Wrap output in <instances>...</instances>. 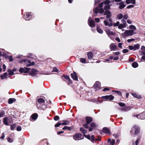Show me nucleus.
Returning a JSON list of instances; mask_svg holds the SVG:
<instances>
[{"mask_svg":"<svg viewBox=\"0 0 145 145\" xmlns=\"http://www.w3.org/2000/svg\"><path fill=\"white\" fill-rule=\"evenodd\" d=\"M44 100L42 98H39L37 99V101L36 102V105L39 109L44 108L46 106L44 105Z\"/></svg>","mask_w":145,"mask_h":145,"instance_id":"nucleus-1","label":"nucleus"},{"mask_svg":"<svg viewBox=\"0 0 145 145\" xmlns=\"http://www.w3.org/2000/svg\"><path fill=\"white\" fill-rule=\"evenodd\" d=\"M104 2H102L99 4V7H97L94 10L95 13L97 14L98 12L100 13H102L104 12L103 9L102 8Z\"/></svg>","mask_w":145,"mask_h":145,"instance_id":"nucleus-2","label":"nucleus"},{"mask_svg":"<svg viewBox=\"0 0 145 145\" xmlns=\"http://www.w3.org/2000/svg\"><path fill=\"white\" fill-rule=\"evenodd\" d=\"M133 30H126L124 33L122 34L123 36V37L125 38L128 36L132 35H133Z\"/></svg>","mask_w":145,"mask_h":145,"instance_id":"nucleus-3","label":"nucleus"},{"mask_svg":"<svg viewBox=\"0 0 145 145\" xmlns=\"http://www.w3.org/2000/svg\"><path fill=\"white\" fill-rule=\"evenodd\" d=\"M140 130V128L136 125H134L132 128L131 131V132L133 133L135 131V135H137L139 133Z\"/></svg>","mask_w":145,"mask_h":145,"instance_id":"nucleus-4","label":"nucleus"},{"mask_svg":"<svg viewBox=\"0 0 145 145\" xmlns=\"http://www.w3.org/2000/svg\"><path fill=\"white\" fill-rule=\"evenodd\" d=\"M73 137L75 140H81L84 138L82 135L80 133L76 134L73 135Z\"/></svg>","mask_w":145,"mask_h":145,"instance_id":"nucleus-5","label":"nucleus"},{"mask_svg":"<svg viewBox=\"0 0 145 145\" xmlns=\"http://www.w3.org/2000/svg\"><path fill=\"white\" fill-rule=\"evenodd\" d=\"M30 70V68H29V67H24V68L21 67L19 69V71L21 73H27L29 72Z\"/></svg>","mask_w":145,"mask_h":145,"instance_id":"nucleus-6","label":"nucleus"},{"mask_svg":"<svg viewBox=\"0 0 145 145\" xmlns=\"http://www.w3.org/2000/svg\"><path fill=\"white\" fill-rule=\"evenodd\" d=\"M101 86V83L100 82L97 81L95 83L93 86V88L97 89H100Z\"/></svg>","mask_w":145,"mask_h":145,"instance_id":"nucleus-7","label":"nucleus"},{"mask_svg":"<svg viewBox=\"0 0 145 145\" xmlns=\"http://www.w3.org/2000/svg\"><path fill=\"white\" fill-rule=\"evenodd\" d=\"M71 76L72 78L74 80H77L78 77L77 75V74L74 71L73 73L71 74Z\"/></svg>","mask_w":145,"mask_h":145,"instance_id":"nucleus-8","label":"nucleus"},{"mask_svg":"<svg viewBox=\"0 0 145 145\" xmlns=\"http://www.w3.org/2000/svg\"><path fill=\"white\" fill-rule=\"evenodd\" d=\"M20 63H35L33 61L31 62V60H27L26 59H22L20 60L19 61Z\"/></svg>","mask_w":145,"mask_h":145,"instance_id":"nucleus-9","label":"nucleus"},{"mask_svg":"<svg viewBox=\"0 0 145 145\" xmlns=\"http://www.w3.org/2000/svg\"><path fill=\"white\" fill-rule=\"evenodd\" d=\"M104 15H106V17L107 18H109L111 16V12L108 10H106L104 13Z\"/></svg>","mask_w":145,"mask_h":145,"instance_id":"nucleus-10","label":"nucleus"},{"mask_svg":"<svg viewBox=\"0 0 145 145\" xmlns=\"http://www.w3.org/2000/svg\"><path fill=\"white\" fill-rule=\"evenodd\" d=\"M103 98H104L106 99H109V100H112L113 99L114 97L112 95H106L103 97Z\"/></svg>","mask_w":145,"mask_h":145,"instance_id":"nucleus-11","label":"nucleus"},{"mask_svg":"<svg viewBox=\"0 0 145 145\" xmlns=\"http://www.w3.org/2000/svg\"><path fill=\"white\" fill-rule=\"evenodd\" d=\"M145 119V112H143L139 114V119L144 120Z\"/></svg>","mask_w":145,"mask_h":145,"instance_id":"nucleus-12","label":"nucleus"},{"mask_svg":"<svg viewBox=\"0 0 145 145\" xmlns=\"http://www.w3.org/2000/svg\"><path fill=\"white\" fill-rule=\"evenodd\" d=\"M37 71L36 69H32L31 70V72L29 73V74L32 76H34L36 74V73Z\"/></svg>","mask_w":145,"mask_h":145,"instance_id":"nucleus-13","label":"nucleus"},{"mask_svg":"<svg viewBox=\"0 0 145 145\" xmlns=\"http://www.w3.org/2000/svg\"><path fill=\"white\" fill-rule=\"evenodd\" d=\"M90 17H89L88 20V23L89 25L91 27H93L95 25V23L94 21L93 20H90Z\"/></svg>","mask_w":145,"mask_h":145,"instance_id":"nucleus-14","label":"nucleus"},{"mask_svg":"<svg viewBox=\"0 0 145 145\" xmlns=\"http://www.w3.org/2000/svg\"><path fill=\"white\" fill-rule=\"evenodd\" d=\"M103 131L104 133L107 134H109L110 133V131L109 129L105 127L103 128Z\"/></svg>","mask_w":145,"mask_h":145,"instance_id":"nucleus-15","label":"nucleus"},{"mask_svg":"<svg viewBox=\"0 0 145 145\" xmlns=\"http://www.w3.org/2000/svg\"><path fill=\"white\" fill-rule=\"evenodd\" d=\"M88 58L89 59H91L93 57V53L91 52H88L87 53Z\"/></svg>","mask_w":145,"mask_h":145,"instance_id":"nucleus-16","label":"nucleus"},{"mask_svg":"<svg viewBox=\"0 0 145 145\" xmlns=\"http://www.w3.org/2000/svg\"><path fill=\"white\" fill-rule=\"evenodd\" d=\"M86 123L89 124L92 121L93 118L90 117H86Z\"/></svg>","mask_w":145,"mask_h":145,"instance_id":"nucleus-17","label":"nucleus"},{"mask_svg":"<svg viewBox=\"0 0 145 145\" xmlns=\"http://www.w3.org/2000/svg\"><path fill=\"white\" fill-rule=\"evenodd\" d=\"M110 47L112 50H114L116 49L117 46L114 44L112 43L110 44Z\"/></svg>","mask_w":145,"mask_h":145,"instance_id":"nucleus-18","label":"nucleus"},{"mask_svg":"<svg viewBox=\"0 0 145 145\" xmlns=\"http://www.w3.org/2000/svg\"><path fill=\"white\" fill-rule=\"evenodd\" d=\"M106 32L108 35H114L115 33L113 31H111L110 29H107L106 30Z\"/></svg>","mask_w":145,"mask_h":145,"instance_id":"nucleus-19","label":"nucleus"},{"mask_svg":"<svg viewBox=\"0 0 145 145\" xmlns=\"http://www.w3.org/2000/svg\"><path fill=\"white\" fill-rule=\"evenodd\" d=\"M132 95L134 97L137 98L138 99H140L142 98L141 95H138L136 93H131Z\"/></svg>","mask_w":145,"mask_h":145,"instance_id":"nucleus-20","label":"nucleus"},{"mask_svg":"<svg viewBox=\"0 0 145 145\" xmlns=\"http://www.w3.org/2000/svg\"><path fill=\"white\" fill-rule=\"evenodd\" d=\"M104 23L106 26H108L109 27H111L112 25V23H110V24L109 22L106 20H104Z\"/></svg>","mask_w":145,"mask_h":145,"instance_id":"nucleus-21","label":"nucleus"},{"mask_svg":"<svg viewBox=\"0 0 145 145\" xmlns=\"http://www.w3.org/2000/svg\"><path fill=\"white\" fill-rule=\"evenodd\" d=\"M38 117L37 114V113H34L31 116V118L33 120H36Z\"/></svg>","mask_w":145,"mask_h":145,"instance_id":"nucleus-22","label":"nucleus"},{"mask_svg":"<svg viewBox=\"0 0 145 145\" xmlns=\"http://www.w3.org/2000/svg\"><path fill=\"white\" fill-rule=\"evenodd\" d=\"M16 101V99L15 98H10L8 100V103L10 104H12L14 101Z\"/></svg>","mask_w":145,"mask_h":145,"instance_id":"nucleus-23","label":"nucleus"},{"mask_svg":"<svg viewBox=\"0 0 145 145\" xmlns=\"http://www.w3.org/2000/svg\"><path fill=\"white\" fill-rule=\"evenodd\" d=\"M124 2H123L120 3L119 8L120 9H122L125 6V5L124 4Z\"/></svg>","mask_w":145,"mask_h":145,"instance_id":"nucleus-24","label":"nucleus"},{"mask_svg":"<svg viewBox=\"0 0 145 145\" xmlns=\"http://www.w3.org/2000/svg\"><path fill=\"white\" fill-rule=\"evenodd\" d=\"M80 131L84 135H86L85 134L87 133L86 130L84 129L83 127H81L80 128Z\"/></svg>","mask_w":145,"mask_h":145,"instance_id":"nucleus-25","label":"nucleus"},{"mask_svg":"<svg viewBox=\"0 0 145 145\" xmlns=\"http://www.w3.org/2000/svg\"><path fill=\"white\" fill-rule=\"evenodd\" d=\"M1 78L2 79H4L5 78H7V73L5 72L4 73L3 75H1Z\"/></svg>","mask_w":145,"mask_h":145,"instance_id":"nucleus-26","label":"nucleus"},{"mask_svg":"<svg viewBox=\"0 0 145 145\" xmlns=\"http://www.w3.org/2000/svg\"><path fill=\"white\" fill-rule=\"evenodd\" d=\"M88 101L93 103H101V102L100 101L96 100L95 99H90Z\"/></svg>","mask_w":145,"mask_h":145,"instance_id":"nucleus-27","label":"nucleus"},{"mask_svg":"<svg viewBox=\"0 0 145 145\" xmlns=\"http://www.w3.org/2000/svg\"><path fill=\"white\" fill-rule=\"evenodd\" d=\"M63 76L70 82H71V80L70 78L69 77L68 75H63Z\"/></svg>","mask_w":145,"mask_h":145,"instance_id":"nucleus-28","label":"nucleus"},{"mask_svg":"<svg viewBox=\"0 0 145 145\" xmlns=\"http://www.w3.org/2000/svg\"><path fill=\"white\" fill-rule=\"evenodd\" d=\"M16 127V123H14L10 126V129L11 130H13L15 129Z\"/></svg>","mask_w":145,"mask_h":145,"instance_id":"nucleus-29","label":"nucleus"},{"mask_svg":"<svg viewBox=\"0 0 145 145\" xmlns=\"http://www.w3.org/2000/svg\"><path fill=\"white\" fill-rule=\"evenodd\" d=\"M7 71L8 72V75L9 76H12V75L14 74V72L11 70L9 69H8Z\"/></svg>","mask_w":145,"mask_h":145,"instance_id":"nucleus-30","label":"nucleus"},{"mask_svg":"<svg viewBox=\"0 0 145 145\" xmlns=\"http://www.w3.org/2000/svg\"><path fill=\"white\" fill-rule=\"evenodd\" d=\"M3 123L5 125H8V120H7V118H4L3 120Z\"/></svg>","mask_w":145,"mask_h":145,"instance_id":"nucleus-31","label":"nucleus"},{"mask_svg":"<svg viewBox=\"0 0 145 145\" xmlns=\"http://www.w3.org/2000/svg\"><path fill=\"white\" fill-rule=\"evenodd\" d=\"M140 45L138 44H135L133 46V50H136L139 48Z\"/></svg>","mask_w":145,"mask_h":145,"instance_id":"nucleus-32","label":"nucleus"},{"mask_svg":"<svg viewBox=\"0 0 145 145\" xmlns=\"http://www.w3.org/2000/svg\"><path fill=\"white\" fill-rule=\"evenodd\" d=\"M95 123L94 122H92L91 123L90 125V127L95 129L96 127Z\"/></svg>","mask_w":145,"mask_h":145,"instance_id":"nucleus-33","label":"nucleus"},{"mask_svg":"<svg viewBox=\"0 0 145 145\" xmlns=\"http://www.w3.org/2000/svg\"><path fill=\"white\" fill-rule=\"evenodd\" d=\"M97 31L100 33H102L103 32V30L101 28H100L99 27H97Z\"/></svg>","mask_w":145,"mask_h":145,"instance_id":"nucleus-34","label":"nucleus"},{"mask_svg":"<svg viewBox=\"0 0 145 145\" xmlns=\"http://www.w3.org/2000/svg\"><path fill=\"white\" fill-rule=\"evenodd\" d=\"M30 15L26 14L24 16V18L26 20H29L28 18L30 17Z\"/></svg>","mask_w":145,"mask_h":145,"instance_id":"nucleus-35","label":"nucleus"},{"mask_svg":"<svg viewBox=\"0 0 145 145\" xmlns=\"http://www.w3.org/2000/svg\"><path fill=\"white\" fill-rule=\"evenodd\" d=\"M62 129L63 130L67 129L69 130H71V129L72 128L71 127L65 126Z\"/></svg>","mask_w":145,"mask_h":145,"instance_id":"nucleus-36","label":"nucleus"},{"mask_svg":"<svg viewBox=\"0 0 145 145\" xmlns=\"http://www.w3.org/2000/svg\"><path fill=\"white\" fill-rule=\"evenodd\" d=\"M94 135H91L90 137V141L91 142H94Z\"/></svg>","mask_w":145,"mask_h":145,"instance_id":"nucleus-37","label":"nucleus"},{"mask_svg":"<svg viewBox=\"0 0 145 145\" xmlns=\"http://www.w3.org/2000/svg\"><path fill=\"white\" fill-rule=\"evenodd\" d=\"M123 15L122 14H120L117 15V17L119 19H121L123 17Z\"/></svg>","mask_w":145,"mask_h":145,"instance_id":"nucleus-38","label":"nucleus"},{"mask_svg":"<svg viewBox=\"0 0 145 145\" xmlns=\"http://www.w3.org/2000/svg\"><path fill=\"white\" fill-rule=\"evenodd\" d=\"M70 123L69 121H66L62 123V125H66Z\"/></svg>","mask_w":145,"mask_h":145,"instance_id":"nucleus-39","label":"nucleus"},{"mask_svg":"<svg viewBox=\"0 0 145 145\" xmlns=\"http://www.w3.org/2000/svg\"><path fill=\"white\" fill-rule=\"evenodd\" d=\"M86 61V59L84 58H80V62L82 63H86L85 61Z\"/></svg>","mask_w":145,"mask_h":145,"instance_id":"nucleus-40","label":"nucleus"},{"mask_svg":"<svg viewBox=\"0 0 145 145\" xmlns=\"http://www.w3.org/2000/svg\"><path fill=\"white\" fill-rule=\"evenodd\" d=\"M110 5H106L104 8V9L106 10H108L110 9Z\"/></svg>","mask_w":145,"mask_h":145,"instance_id":"nucleus-41","label":"nucleus"},{"mask_svg":"<svg viewBox=\"0 0 145 145\" xmlns=\"http://www.w3.org/2000/svg\"><path fill=\"white\" fill-rule=\"evenodd\" d=\"M89 123H86L84 124L83 125V127L86 129H87L89 127Z\"/></svg>","mask_w":145,"mask_h":145,"instance_id":"nucleus-42","label":"nucleus"},{"mask_svg":"<svg viewBox=\"0 0 145 145\" xmlns=\"http://www.w3.org/2000/svg\"><path fill=\"white\" fill-rule=\"evenodd\" d=\"M129 28L130 29H133L134 30H135L136 29V27H135L133 25H130L129 27Z\"/></svg>","mask_w":145,"mask_h":145,"instance_id":"nucleus-43","label":"nucleus"},{"mask_svg":"<svg viewBox=\"0 0 145 145\" xmlns=\"http://www.w3.org/2000/svg\"><path fill=\"white\" fill-rule=\"evenodd\" d=\"M61 125V122H58L55 125V127H56L57 128V127H59V126H60Z\"/></svg>","mask_w":145,"mask_h":145,"instance_id":"nucleus-44","label":"nucleus"},{"mask_svg":"<svg viewBox=\"0 0 145 145\" xmlns=\"http://www.w3.org/2000/svg\"><path fill=\"white\" fill-rule=\"evenodd\" d=\"M115 92H116V93L120 95H121L122 94L121 92L117 90L114 91Z\"/></svg>","mask_w":145,"mask_h":145,"instance_id":"nucleus-45","label":"nucleus"},{"mask_svg":"<svg viewBox=\"0 0 145 145\" xmlns=\"http://www.w3.org/2000/svg\"><path fill=\"white\" fill-rule=\"evenodd\" d=\"M140 138L139 137H138V139L136 140L135 141V145H138V144L140 141Z\"/></svg>","mask_w":145,"mask_h":145,"instance_id":"nucleus-46","label":"nucleus"},{"mask_svg":"<svg viewBox=\"0 0 145 145\" xmlns=\"http://www.w3.org/2000/svg\"><path fill=\"white\" fill-rule=\"evenodd\" d=\"M124 25H123L122 24H120L118 26V27L120 29H121L122 28H124Z\"/></svg>","mask_w":145,"mask_h":145,"instance_id":"nucleus-47","label":"nucleus"},{"mask_svg":"<svg viewBox=\"0 0 145 145\" xmlns=\"http://www.w3.org/2000/svg\"><path fill=\"white\" fill-rule=\"evenodd\" d=\"M22 129V127L20 126H19L17 127H16V130L17 131H21Z\"/></svg>","mask_w":145,"mask_h":145,"instance_id":"nucleus-48","label":"nucleus"},{"mask_svg":"<svg viewBox=\"0 0 145 145\" xmlns=\"http://www.w3.org/2000/svg\"><path fill=\"white\" fill-rule=\"evenodd\" d=\"M118 105L121 107H123L125 106V103H119Z\"/></svg>","mask_w":145,"mask_h":145,"instance_id":"nucleus-49","label":"nucleus"},{"mask_svg":"<svg viewBox=\"0 0 145 145\" xmlns=\"http://www.w3.org/2000/svg\"><path fill=\"white\" fill-rule=\"evenodd\" d=\"M58 70V69L57 68V67H55L53 68L52 71V72H57Z\"/></svg>","mask_w":145,"mask_h":145,"instance_id":"nucleus-50","label":"nucleus"},{"mask_svg":"<svg viewBox=\"0 0 145 145\" xmlns=\"http://www.w3.org/2000/svg\"><path fill=\"white\" fill-rule=\"evenodd\" d=\"M54 119L55 121L58 120L59 119V117L58 116H56L54 117Z\"/></svg>","mask_w":145,"mask_h":145,"instance_id":"nucleus-51","label":"nucleus"},{"mask_svg":"<svg viewBox=\"0 0 145 145\" xmlns=\"http://www.w3.org/2000/svg\"><path fill=\"white\" fill-rule=\"evenodd\" d=\"M126 111H127L130 110L131 109V107L130 106H125Z\"/></svg>","mask_w":145,"mask_h":145,"instance_id":"nucleus-52","label":"nucleus"},{"mask_svg":"<svg viewBox=\"0 0 145 145\" xmlns=\"http://www.w3.org/2000/svg\"><path fill=\"white\" fill-rule=\"evenodd\" d=\"M7 140L9 142H13L12 139H11L10 137H8L7 138Z\"/></svg>","mask_w":145,"mask_h":145,"instance_id":"nucleus-53","label":"nucleus"},{"mask_svg":"<svg viewBox=\"0 0 145 145\" xmlns=\"http://www.w3.org/2000/svg\"><path fill=\"white\" fill-rule=\"evenodd\" d=\"M101 140V138L98 137L97 138L95 139L94 141H100Z\"/></svg>","mask_w":145,"mask_h":145,"instance_id":"nucleus-54","label":"nucleus"},{"mask_svg":"<svg viewBox=\"0 0 145 145\" xmlns=\"http://www.w3.org/2000/svg\"><path fill=\"white\" fill-rule=\"evenodd\" d=\"M110 3V1L109 0H107L105 1L104 3L105 5H108Z\"/></svg>","mask_w":145,"mask_h":145,"instance_id":"nucleus-55","label":"nucleus"},{"mask_svg":"<svg viewBox=\"0 0 145 145\" xmlns=\"http://www.w3.org/2000/svg\"><path fill=\"white\" fill-rule=\"evenodd\" d=\"M9 61L10 62L14 60V59H13L12 56H9Z\"/></svg>","mask_w":145,"mask_h":145,"instance_id":"nucleus-56","label":"nucleus"},{"mask_svg":"<svg viewBox=\"0 0 145 145\" xmlns=\"http://www.w3.org/2000/svg\"><path fill=\"white\" fill-rule=\"evenodd\" d=\"M84 137L90 140V137L89 135H84Z\"/></svg>","mask_w":145,"mask_h":145,"instance_id":"nucleus-57","label":"nucleus"},{"mask_svg":"<svg viewBox=\"0 0 145 145\" xmlns=\"http://www.w3.org/2000/svg\"><path fill=\"white\" fill-rule=\"evenodd\" d=\"M5 112L3 111L0 112V117H2L4 114Z\"/></svg>","mask_w":145,"mask_h":145,"instance_id":"nucleus-58","label":"nucleus"},{"mask_svg":"<svg viewBox=\"0 0 145 145\" xmlns=\"http://www.w3.org/2000/svg\"><path fill=\"white\" fill-rule=\"evenodd\" d=\"M132 66L133 67L137 68L138 66V64H132Z\"/></svg>","mask_w":145,"mask_h":145,"instance_id":"nucleus-59","label":"nucleus"},{"mask_svg":"<svg viewBox=\"0 0 145 145\" xmlns=\"http://www.w3.org/2000/svg\"><path fill=\"white\" fill-rule=\"evenodd\" d=\"M119 24H120L119 22H117L116 23L114 24H113V25L114 26H118V25H119Z\"/></svg>","mask_w":145,"mask_h":145,"instance_id":"nucleus-60","label":"nucleus"},{"mask_svg":"<svg viewBox=\"0 0 145 145\" xmlns=\"http://www.w3.org/2000/svg\"><path fill=\"white\" fill-rule=\"evenodd\" d=\"M115 141L114 140L112 139V140L111 142H110V143L111 145H114V143H115Z\"/></svg>","mask_w":145,"mask_h":145,"instance_id":"nucleus-61","label":"nucleus"},{"mask_svg":"<svg viewBox=\"0 0 145 145\" xmlns=\"http://www.w3.org/2000/svg\"><path fill=\"white\" fill-rule=\"evenodd\" d=\"M134 58H132L131 59H129V60L128 61V63L131 62L133 61H134Z\"/></svg>","mask_w":145,"mask_h":145,"instance_id":"nucleus-62","label":"nucleus"},{"mask_svg":"<svg viewBox=\"0 0 145 145\" xmlns=\"http://www.w3.org/2000/svg\"><path fill=\"white\" fill-rule=\"evenodd\" d=\"M129 52V50L127 49H124L123 51V52L124 53H125L128 52Z\"/></svg>","mask_w":145,"mask_h":145,"instance_id":"nucleus-63","label":"nucleus"},{"mask_svg":"<svg viewBox=\"0 0 145 145\" xmlns=\"http://www.w3.org/2000/svg\"><path fill=\"white\" fill-rule=\"evenodd\" d=\"M135 40V39H129L127 40V41L128 42H130L131 41H133Z\"/></svg>","mask_w":145,"mask_h":145,"instance_id":"nucleus-64","label":"nucleus"}]
</instances>
